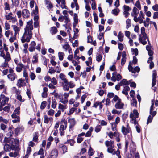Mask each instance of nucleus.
I'll use <instances>...</instances> for the list:
<instances>
[{
	"label": "nucleus",
	"instance_id": "nucleus-1",
	"mask_svg": "<svg viewBox=\"0 0 158 158\" xmlns=\"http://www.w3.org/2000/svg\"><path fill=\"white\" fill-rule=\"evenodd\" d=\"M32 32H26L25 31L21 39L22 42L24 43L25 42H29L30 41V39L32 37Z\"/></svg>",
	"mask_w": 158,
	"mask_h": 158
},
{
	"label": "nucleus",
	"instance_id": "nucleus-2",
	"mask_svg": "<svg viewBox=\"0 0 158 158\" xmlns=\"http://www.w3.org/2000/svg\"><path fill=\"white\" fill-rule=\"evenodd\" d=\"M139 116V114L137 110H134L133 112L130 113V117L131 118L130 122L131 123L136 125L137 124V121L136 119L138 118Z\"/></svg>",
	"mask_w": 158,
	"mask_h": 158
},
{
	"label": "nucleus",
	"instance_id": "nucleus-3",
	"mask_svg": "<svg viewBox=\"0 0 158 158\" xmlns=\"http://www.w3.org/2000/svg\"><path fill=\"white\" fill-rule=\"evenodd\" d=\"M15 147L14 144L10 142L9 144H6L4 147V150L6 152H10L11 150H15Z\"/></svg>",
	"mask_w": 158,
	"mask_h": 158
},
{
	"label": "nucleus",
	"instance_id": "nucleus-4",
	"mask_svg": "<svg viewBox=\"0 0 158 158\" xmlns=\"http://www.w3.org/2000/svg\"><path fill=\"white\" fill-rule=\"evenodd\" d=\"M32 24L33 21L32 19L27 22V24L25 29V31L26 32H32L31 31L33 29Z\"/></svg>",
	"mask_w": 158,
	"mask_h": 158
},
{
	"label": "nucleus",
	"instance_id": "nucleus-5",
	"mask_svg": "<svg viewBox=\"0 0 158 158\" xmlns=\"http://www.w3.org/2000/svg\"><path fill=\"white\" fill-rule=\"evenodd\" d=\"M121 131L123 134L125 135H126L127 133L131 132V129L129 126V124H127V125L126 127H125L123 126H122Z\"/></svg>",
	"mask_w": 158,
	"mask_h": 158
},
{
	"label": "nucleus",
	"instance_id": "nucleus-6",
	"mask_svg": "<svg viewBox=\"0 0 158 158\" xmlns=\"http://www.w3.org/2000/svg\"><path fill=\"white\" fill-rule=\"evenodd\" d=\"M131 62H129V64L128 67V69L129 71H131L132 73H135L136 72H138L140 71V68L139 67L136 66L133 68L131 66L130 63Z\"/></svg>",
	"mask_w": 158,
	"mask_h": 158
},
{
	"label": "nucleus",
	"instance_id": "nucleus-7",
	"mask_svg": "<svg viewBox=\"0 0 158 158\" xmlns=\"http://www.w3.org/2000/svg\"><path fill=\"white\" fill-rule=\"evenodd\" d=\"M61 124L60 127V131L61 132V135H62V132L64 130H65L67 127V122L66 121L64 120L61 122Z\"/></svg>",
	"mask_w": 158,
	"mask_h": 158
},
{
	"label": "nucleus",
	"instance_id": "nucleus-8",
	"mask_svg": "<svg viewBox=\"0 0 158 158\" xmlns=\"http://www.w3.org/2000/svg\"><path fill=\"white\" fill-rule=\"evenodd\" d=\"M59 149L63 154H64L67 152V148L66 146L63 144H60L58 145Z\"/></svg>",
	"mask_w": 158,
	"mask_h": 158
},
{
	"label": "nucleus",
	"instance_id": "nucleus-9",
	"mask_svg": "<svg viewBox=\"0 0 158 158\" xmlns=\"http://www.w3.org/2000/svg\"><path fill=\"white\" fill-rule=\"evenodd\" d=\"M130 155L131 156H133V155L135 154L136 151V146L133 143H132L130 145Z\"/></svg>",
	"mask_w": 158,
	"mask_h": 158
},
{
	"label": "nucleus",
	"instance_id": "nucleus-10",
	"mask_svg": "<svg viewBox=\"0 0 158 158\" xmlns=\"http://www.w3.org/2000/svg\"><path fill=\"white\" fill-rule=\"evenodd\" d=\"M58 155V151L56 149L52 150L50 154V156L52 158H56Z\"/></svg>",
	"mask_w": 158,
	"mask_h": 158
},
{
	"label": "nucleus",
	"instance_id": "nucleus-11",
	"mask_svg": "<svg viewBox=\"0 0 158 158\" xmlns=\"http://www.w3.org/2000/svg\"><path fill=\"white\" fill-rule=\"evenodd\" d=\"M24 80L22 78L19 79L17 81V85L19 87H23L26 85Z\"/></svg>",
	"mask_w": 158,
	"mask_h": 158
},
{
	"label": "nucleus",
	"instance_id": "nucleus-12",
	"mask_svg": "<svg viewBox=\"0 0 158 158\" xmlns=\"http://www.w3.org/2000/svg\"><path fill=\"white\" fill-rule=\"evenodd\" d=\"M30 12L27 9H24L23 10L22 15L24 18H28L30 16Z\"/></svg>",
	"mask_w": 158,
	"mask_h": 158
},
{
	"label": "nucleus",
	"instance_id": "nucleus-13",
	"mask_svg": "<svg viewBox=\"0 0 158 158\" xmlns=\"http://www.w3.org/2000/svg\"><path fill=\"white\" fill-rule=\"evenodd\" d=\"M17 114H15V113H13L11 115L12 117L14 118V120H12V122L14 123H15L18 122L20 121V118L19 116L17 115Z\"/></svg>",
	"mask_w": 158,
	"mask_h": 158
},
{
	"label": "nucleus",
	"instance_id": "nucleus-14",
	"mask_svg": "<svg viewBox=\"0 0 158 158\" xmlns=\"http://www.w3.org/2000/svg\"><path fill=\"white\" fill-rule=\"evenodd\" d=\"M68 122L70 123L69 128H72L75 125L76 122L74 118H70L68 120Z\"/></svg>",
	"mask_w": 158,
	"mask_h": 158
},
{
	"label": "nucleus",
	"instance_id": "nucleus-15",
	"mask_svg": "<svg viewBox=\"0 0 158 158\" xmlns=\"http://www.w3.org/2000/svg\"><path fill=\"white\" fill-rule=\"evenodd\" d=\"M121 100H119L115 105L116 108L117 109H121L123 108L124 104L121 102Z\"/></svg>",
	"mask_w": 158,
	"mask_h": 158
},
{
	"label": "nucleus",
	"instance_id": "nucleus-16",
	"mask_svg": "<svg viewBox=\"0 0 158 158\" xmlns=\"http://www.w3.org/2000/svg\"><path fill=\"white\" fill-rule=\"evenodd\" d=\"M12 27H13L14 31V35L15 36L18 35L20 30L19 27L15 25H13L12 26Z\"/></svg>",
	"mask_w": 158,
	"mask_h": 158
},
{
	"label": "nucleus",
	"instance_id": "nucleus-17",
	"mask_svg": "<svg viewBox=\"0 0 158 158\" xmlns=\"http://www.w3.org/2000/svg\"><path fill=\"white\" fill-rule=\"evenodd\" d=\"M139 13V11L138 9L136 7H134L131 13L132 16L134 18L135 16H138Z\"/></svg>",
	"mask_w": 158,
	"mask_h": 158
},
{
	"label": "nucleus",
	"instance_id": "nucleus-18",
	"mask_svg": "<svg viewBox=\"0 0 158 158\" xmlns=\"http://www.w3.org/2000/svg\"><path fill=\"white\" fill-rule=\"evenodd\" d=\"M153 59V57L152 56H150L147 61L148 63H150L149 67L150 69H152L154 66V63L152 61Z\"/></svg>",
	"mask_w": 158,
	"mask_h": 158
},
{
	"label": "nucleus",
	"instance_id": "nucleus-19",
	"mask_svg": "<svg viewBox=\"0 0 158 158\" xmlns=\"http://www.w3.org/2000/svg\"><path fill=\"white\" fill-rule=\"evenodd\" d=\"M8 78L11 81H14L17 77V76L15 73L9 74L7 76Z\"/></svg>",
	"mask_w": 158,
	"mask_h": 158
},
{
	"label": "nucleus",
	"instance_id": "nucleus-20",
	"mask_svg": "<svg viewBox=\"0 0 158 158\" xmlns=\"http://www.w3.org/2000/svg\"><path fill=\"white\" fill-rule=\"evenodd\" d=\"M152 86H154L156 83V74L155 73H153L152 75Z\"/></svg>",
	"mask_w": 158,
	"mask_h": 158
},
{
	"label": "nucleus",
	"instance_id": "nucleus-21",
	"mask_svg": "<svg viewBox=\"0 0 158 158\" xmlns=\"http://www.w3.org/2000/svg\"><path fill=\"white\" fill-rule=\"evenodd\" d=\"M105 144L108 147H114V142L111 140L106 141L105 142Z\"/></svg>",
	"mask_w": 158,
	"mask_h": 158
},
{
	"label": "nucleus",
	"instance_id": "nucleus-22",
	"mask_svg": "<svg viewBox=\"0 0 158 158\" xmlns=\"http://www.w3.org/2000/svg\"><path fill=\"white\" fill-rule=\"evenodd\" d=\"M120 85L121 86H123L125 85H129V83L128 81L126 79H123L119 83Z\"/></svg>",
	"mask_w": 158,
	"mask_h": 158
},
{
	"label": "nucleus",
	"instance_id": "nucleus-23",
	"mask_svg": "<svg viewBox=\"0 0 158 158\" xmlns=\"http://www.w3.org/2000/svg\"><path fill=\"white\" fill-rule=\"evenodd\" d=\"M38 54L36 53L33 56L32 62L33 64H37L38 63Z\"/></svg>",
	"mask_w": 158,
	"mask_h": 158
},
{
	"label": "nucleus",
	"instance_id": "nucleus-24",
	"mask_svg": "<svg viewBox=\"0 0 158 158\" xmlns=\"http://www.w3.org/2000/svg\"><path fill=\"white\" fill-rule=\"evenodd\" d=\"M52 120V117H48L47 115H45L44 117V122L46 124H48L49 121H51Z\"/></svg>",
	"mask_w": 158,
	"mask_h": 158
},
{
	"label": "nucleus",
	"instance_id": "nucleus-25",
	"mask_svg": "<svg viewBox=\"0 0 158 158\" xmlns=\"http://www.w3.org/2000/svg\"><path fill=\"white\" fill-rule=\"evenodd\" d=\"M48 88L44 87L43 88V92L42 93V97L43 98H46L47 96Z\"/></svg>",
	"mask_w": 158,
	"mask_h": 158
},
{
	"label": "nucleus",
	"instance_id": "nucleus-26",
	"mask_svg": "<svg viewBox=\"0 0 158 158\" xmlns=\"http://www.w3.org/2000/svg\"><path fill=\"white\" fill-rule=\"evenodd\" d=\"M64 84L63 86V89L64 91H68L69 89V86L68 85V81L64 82Z\"/></svg>",
	"mask_w": 158,
	"mask_h": 158
},
{
	"label": "nucleus",
	"instance_id": "nucleus-27",
	"mask_svg": "<svg viewBox=\"0 0 158 158\" xmlns=\"http://www.w3.org/2000/svg\"><path fill=\"white\" fill-rule=\"evenodd\" d=\"M24 65L22 63H19L18 66L16 68V70L18 72H20L22 70V68H23Z\"/></svg>",
	"mask_w": 158,
	"mask_h": 158
},
{
	"label": "nucleus",
	"instance_id": "nucleus-28",
	"mask_svg": "<svg viewBox=\"0 0 158 158\" xmlns=\"http://www.w3.org/2000/svg\"><path fill=\"white\" fill-rule=\"evenodd\" d=\"M18 155L19 152L16 151H15L14 152H10L9 154V155L10 157H16Z\"/></svg>",
	"mask_w": 158,
	"mask_h": 158
},
{
	"label": "nucleus",
	"instance_id": "nucleus-29",
	"mask_svg": "<svg viewBox=\"0 0 158 158\" xmlns=\"http://www.w3.org/2000/svg\"><path fill=\"white\" fill-rule=\"evenodd\" d=\"M114 147H108L107 148V151L109 153L112 154L113 155L115 154V150L113 149Z\"/></svg>",
	"mask_w": 158,
	"mask_h": 158
},
{
	"label": "nucleus",
	"instance_id": "nucleus-30",
	"mask_svg": "<svg viewBox=\"0 0 158 158\" xmlns=\"http://www.w3.org/2000/svg\"><path fill=\"white\" fill-rule=\"evenodd\" d=\"M31 151V148L30 147H28L27 148L26 154L24 158H27L28 157L29 154Z\"/></svg>",
	"mask_w": 158,
	"mask_h": 158
},
{
	"label": "nucleus",
	"instance_id": "nucleus-31",
	"mask_svg": "<svg viewBox=\"0 0 158 158\" xmlns=\"http://www.w3.org/2000/svg\"><path fill=\"white\" fill-rule=\"evenodd\" d=\"M8 100L9 98H8L6 97L3 98L1 102V105L2 106H4Z\"/></svg>",
	"mask_w": 158,
	"mask_h": 158
},
{
	"label": "nucleus",
	"instance_id": "nucleus-32",
	"mask_svg": "<svg viewBox=\"0 0 158 158\" xmlns=\"http://www.w3.org/2000/svg\"><path fill=\"white\" fill-rule=\"evenodd\" d=\"M13 15V14L12 13H9L8 15H6L5 16L6 19L7 20H9L10 19H14V17H12V15Z\"/></svg>",
	"mask_w": 158,
	"mask_h": 158
},
{
	"label": "nucleus",
	"instance_id": "nucleus-33",
	"mask_svg": "<svg viewBox=\"0 0 158 158\" xmlns=\"http://www.w3.org/2000/svg\"><path fill=\"white\" fill-rule=\"evenodd\" d=\"M65 77V75L63 73H61L59 75V77L64 82L68 81Z\"/></svg>",
	"mask_w": 158,
	"mask_h": 158
},
{
	"label": "nucleus",
	"instance_id": "nucleus-34",
	"mask_svg": "<svg viewBox=\"0 0 158 158\" xmlns=\"http://www.w3.org/2000/svg\"><path fill=\"white\" fill-rule=\"evenodd\" d=\"M75 143V142L73 139H71L68 140L67 141L64 143V144H66L69 143L71 146H73Z\"/></svg>",
	"mask_w": 158,
	"mask_h": 158
},
{
	"label": "nucleus",
	"instance_id": "nucleus-35",
	"mask_svg": "<svg viewBox=\"0 0 158 158\" xmlns=\"http://www.w3.org/2000/svg\"><path fill=\"white\" fill-rule=\"evenodd\" d=\"M50 31L52 35L55 34L57 32V29L56 27H52L51 28Z\"/></svg>",
	"mask_w": 158,
	"mask_h": 158
},
{
	"label": "nucleus",
	"instance_id": "nucleus-36",
	"mask_svg": "<svg viewBox=\"0 0 158 158\" xmlns=\"http://www.w3.org/2000/svg\"><path fill=\"white\" fill-rule=\"evenodd\" d=\"M46 4L47 5V7L48 9H51L53 7L52 3L48 1H46Z\"/></svg>",
	"mask_w": 158,
	"mask_h": 158
},
{
	"label": "nucleus",
	"instance_id": "nucleus-37",
	"mask_svg": "<svg viewBox=\"0 0 158 158\" xmlns=\"http://www.w3.org/2000/svg\"><path fill=\"white\" fill-rule=\"evenodd\" d=\"M64 53L61 52H59L58 53V57L59 59L61 61L63 60L64 56Z\"/></svg>",
	"mask_w": 158,
	"mask_h": 158
},
{
	"label": "nucleus",
	"instance_id": "nucleus-38",
	"mask_svg": "<svg viewBox=\"0 0 158 158\" xmlns=\"http://www.w3.org/2000/svg\"><path fill=\"white\" fill-rule=\"evenodd\" d=\"M29 76L31 79L32 81L34 80L36 77L35 74L34 73L32 72L30 73L29 74Z\"/></svg>",
	"mask_w": 158,
	"mask_h": 158
},
{
	"label": "nucleus",
	"instance_id": "nucleus-39",
	"mask_svg": "<svg viewBox=\"0 0 158 158\" xmlns=\"http://www.w3.org/2000/svg\"><path fill=\"white\" fill-rule=\"evenodd\" d=\"M116 72H113L112 73V76L111 78V80L114 82H115L117 80L116 77Z\"/></svg>",
	"mask_w": 158,
	"mask_h": 158
},
{
	"label": "nucleus",
	"instance_id": "nucleus-40",
	"mask_svg": "<svg viewBox=\"0 0 158 158\" xmlns=\"http://www.w3.org/2000/svg\"><path fill=\"white\" fill-rule=\"evenodd\" d=\"M126 28L128 29L131 26V20L130 19H127L126 21Z\"/></svg>",
	"mask_w": 158,
	"mask_h": 158
},
{
	"label": "nucleus",
	"instance_id": "nucleus-41",
	"mask_svg": "<svg viewBox=\"0 0 158 158\" xmlns=\"http://www.w3.org/2000/svg\"><path fill=\"white\" fill-rule=\"evenodd\" d=\"M52 107L53 108L55 109L56 107V106L57 105V102L55 99L52 100Z\"/></svg>",
	"mask_w": 158,
	"mask_h": 158
},
{
	"label": "nucleus",
	"instance_id": "nucleus-42",
	"mask_svg": "<svg viewBox=\"0 0 158 158\" xmlns=\"http://www.w3.org/2000/svg\"><path fill=\"white\" fill-rule=\"evenodd\" d=\"M123 10L129 11L131 10V8L129 6L124 5L123 6Z\"/></svg>",
	"mask_w": 158,
	"mask_h": 158
},
{
	"label": "nucleus",
	"instance_id": "nucleus-43",
	"mask_svg": "<svg viewBox=\"0 0 158 158\" xmlns=\"http://www.w3.org/2000/svg\"><path fill=\"white\" fill-rule=\"evenodd\" d=\"M46 103L47 102L46 101H43L41 103L40 108L42 110L44 109L46 106Z\"/></svg>",
	"mask_w": 158,
	"mask_h": 158
},
{
	"label": "nucleus",
	"instance_id": "nucleus-44",
	"mask_svg": "<svg viewBox=\"0 0 158 158\" xmlns=\"http://www.w3.org/2000/svg\"><path fill=\"white\" fill-rule=\"evenodd\" d=\"M69 45L67 43H65V44L63 46V49H64L66 51H67V50L69 48Z\"/></svg>",
	"mask_w": 158,
	"mask_h": 158
},
{
	"label": "nucleus",
	"instance_id": "nucleus-45",
	"mask_svg": "<svg viewBox=\"0 0 158 158\" xmlns=\"http://www.w3.org/2000/svg\"><path fill=\"white\" fill-rule=\"evenodd\" d=\"M123 35L121 33V32H120L118 33V37L119 40L120 42H122L123 41Z\"/></svg>",
	"mask_w": 158,
	"mask_h": 158
},
{
	"label": "nucleus",
	"instance_id": "nucleus-46",
	"mask_svg": "<svg viewBox=\"0 0 158 158\" xmlns=\"http://www.w3.org/2000/svg\"><path fill=\"white\" fill-rule=\"evenodd\" d=\"M139 40L143 45H144L147 44V41L145 40H143L141 38L140 35H139Z\"/></svg>",
	"mask_w": 158,
	"mask_h": 158
},
{
	"label": "nucleus",
	"instance_id": "nucleus-47",
	"mask_svg": "<svg viewBox=\"0 0 158 158\" xmlns=\"http://www.w3.org/2000/svg\"><path fill=\"white\" fill-rule=\"evenodd\" d=\"M58 108L59 109L61 110L63 112L64 111V110L66 109V107L61 104L60 103L59 104Z\"/></svg>",
	"mask_w": 158,
	"mask_h": 158
},
{
	"label": "nucleus",
	"instance_id": "nucleus-48",
	"mask_svg": "<svg viewBox=\"0 0 158 158\" xmlns=\"http://www.w3.org/2000/svg\"><path fill=\"white\" fill-rule=\"evenodd\" d=\"M23 128L22 127H17L15 129V131L16 134H18L20 132L23 131Z\"/></svg>",
	"mask_w": 158,
	"mask_h": 158
},
{
	"label": "nucleus",
	"instance_id": "nucleus-49",
	"mask_svg": "<svg viewBox=\"0 0 158 158\" xmlns=\"http://www.w3.org/2000/svg\"><path fill=\"white\" fill-rule=\"evenodd\" d=\"M93 15L94 16V21L96 23H97L98 21V17L97 16L96 13L94 12Z\"/></svg>",
	"mask_w": 158,
	"mask_h": 158
},
{
	"label": "nucleus",
	"instance_id": "nucleus-50",
	"mask_svg": "<svg viewBox=\"0 0 158 158\" xmlns=\"http://www.w3.org/2000/svg\"><path fill=\"white\" fill-rule=\"evenodd\" d=\"M143 19L142 18L140 15L138 17H137V16H135L134 18V20L135 22H138L139 21V20Z\"/></svg>",
	"mask_w": 158,
	"mask_h": 158
},
{
	"label": "nucleus",
	"instance_id": "nucleus-51",
	"mask_svg": "<svg viewBox=\"0 0 158 158\" xmlns=\"http://www.w3.org/2000/svg\"><path fill=\"white\" fill-rule=\"evenodd\" d=\"M12 4L15 6H17L19 4L18 0H11Z\"/></svg>",
	"mask_w": 158,
	"mask_h": 158
},
{
	"label": "nucleus",
	"instance_id": "nucleus-52",
	"mask_svg": "<svg viewBox=\"0 0 158 158\" xmlns=\"http://www.w3.org/2000/svg\"><path fill=\"white\" fill-rule=\"evenodd\" d=\"M135 125V128L137 131L138 133H140V126L138 124V122H137V124Z\"/></svg>",
	"mask_w": 158,
	"mask_h": 158
},
{
	"label": "nucleus",
	"instance_id": "nucleus-53",
	"mask_svg": "<svg viewBox=\"0 0 158 158\" xmlns=\"http://www.w3.org/2000/svg\"><path fill=\"white\" fill-rule=\"evenodd\" d=\"M102 128V127L100 125L97 126L95 128V131L96 132H99Z\"/></svg>",
	"mask_w": 158,
	"mask_h": 158
},
{
	"label": "nucleus",
	"instance_id": "nucleus-54",
	"mask_svg": "<svg viewBox=\"0 0 158 158\" xmlns=\"http://www.w3.org/2000/svg\"><path fill=\"white\" fill-rule=\"evenodd\" d=\"M119 12V10L118 9H114L112 10V13L115 15H117Z\"/></svg>",
	"mask_w": 158,
	"mask_h": 158
},
{
	"label": "nucleus",
	"instance_id": "nucleus-55",
	"mask_svg": "<svg viewBox=\"0 0 158 158\" xmlns=\"http://www.w3.org/2000/svg\"><path fill=\"white\" fill-rule=\"evenodd\" d=\"M4 9L6 10H10V8L9 4L6 2L4 4Z\"/></svg>",
	"mask_w": 158,
	"mask_h": 158
},
{
	"label": "nucleus",
	"instance_id": "nucleus-56",
	"mask_svg": "<svg viewBox=\"0 0 158 158\" xmlns=\"http://www.w3.org/2000/svg\"><path fill=\"white\" fill-rule=\"evenodd\" d=\"M111 129L113 131H117V125L115 123H112L111 124Z\"/></svg>",
	"mask_w": 158,
	"mask_h": 158
},
{
	"label": "nucleus",
	"instance_id": "nucleus-57",
	"mask_svg": "<svg viewBox=\"0 0 158 158\" xmlns=\"http://www.w3.org/2000/svg\"><path fill=\"white\" fill-rule=\"evenodd\" d=\"M20 108L19 107L15 109L13 113H15V114L19 115L20 114Z\"/></svg>",
	"mask_w": 158,
	"mask_h": 158
},
{
	"label": "nucleus",
	"instance_id": "nucleus-58",
	"mask_svg": "<svg viewBox=\"0 0 158 158\" xmlns=\"http://www.w3.org/2000/svg\"><path fill=\"white\" fill-rule=\"evenodd\" d=\"M55 111L52 109H50L48 112V115L50 116H52L53 115Z\"/></svg>",
	"mask_w": 158,
	"mask_h": 158
},
{
	"label": "nucleus",
	"instance_id": "nucleus-59",
	"mask_svg": "<svg viewBox=\"0 0 158 158\" xmlns=\"http://www.w3.org/2000/svg\"><path fill=\"white\" fill-rule=\"evenodd\" d=\"M76 109V108L73 107L72 108L70 109L69 112L68 113V115H70L71 114H73L74 112Z\"/></svg>",
	"mask_w": 158,
	"mask_h": 158
},
{
	"label": "nucleus",
	"instance_id": "nucleus-60",
	"mask_svg": "<svg viewBox=\"0 0 158 158\" xmlns=\"http://www.w3.org/2000/svg\"><path fill=\"white\" fill-rule=\"evenodd\" d=\"M131 105L132 106H136L137 104V101L134 98H132L131 101Z\"/></svg>",
	"mask_w": 158,
	"mask_h": 158
},
{
	"label": "nucleus",
	"instance_id": "nucleus-61",
	"mask_svg": "<svg viewBox=\"0 0 158 158\" xmlns=\"http://www.w3.org/2000/svg\"><path fill=\"white\" fill-rule=\"evenodd\" d=\"M135 5L139 10L141 9V6L140 3L139 1V0L137 1Z\"/></svg>",
	"mask_w": 158,
	"mask_h": 158
},
{
	"label": "nucleus",
	"instance_id": "nucleus-62",
	"mask_svg": "<svg viewBox=\"0 0 158 158\" xmlns=\"http://www.w3.org/2000/svg\"><path fill=\"white\" fill-rule=\"evenodd\" d=\"M153 119V117L151 115H150L148 118L147 121V124H148L149 123H151Z\"/></svg>",
	"mask_w": 158,
	"mask_h": 158
},
{
	"label": "nucleus",
	"instance_id": "nucleus-63",
	"mask_svg": "<svg viewBox=\"0 0 158 158\" xmlns=\"http://www.w3.org/2000/svg\"><path fill=\"white\" fill-rule=\"evenodd\" d=\"M102 56L101 55V54L98 55L96 57L97 61L98 62L100 61L102 59Z\"/></svg>",
	"mask_w": 158,
	"mask_h": 158
},
{
	"label": "nucleus",
	"instance_id": "nucleus-64",
	"mask_svg": "<svg viewBox=\"0 0 158 158\" xmlns=\"http://www.w3.org/2000/svg\"><path fill=\"white\" fill-rule=\"evenodd\" d=\"M5 59V61H7V62H8L11 59L10 55H7L6 56H5L4 58Z\"/></svg>",
	"mask_w": 158,
	"mask_h": 158
}]
</instances>
